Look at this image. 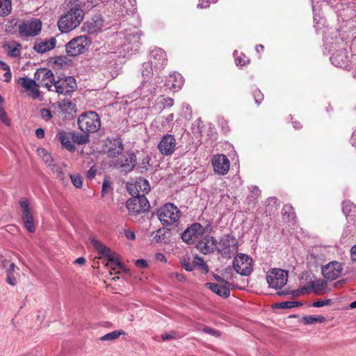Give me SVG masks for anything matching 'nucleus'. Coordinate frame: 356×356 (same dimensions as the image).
Listing matches in <instances>:
<instances>
[{
    "label": "nucleus",
    "mask_w": 356,
    "mask_h": 356,
    "mask_svg": "<svg viewBox=\"0 0 356 356\" xmlns=\"http://www.w3.org/2000/svg\"><path fill=\"white\" fill-rule=\"evenodd\" d=\"M181 266L187 271H192L195 268L193 261L191 262L189 259H186L185 258L181 261Z\"/></svg>",
    "instance_id": "51"
},
{
    "label": "nucleus",
    "mask_w": 356,
    "mask_h": 356,
    "mask_svg": "<svg viewBox=\"0 0 356 356\" xmlns=\"http://www.w3.org/2000/svg\"><path fill=\"white\" fill-rule=\"evenodd\" d=\"M126 207L129 212L138 213L147 211L149 203L145 194H140L129 199L126 203Z\"/></svg>",
    "instance_id": "12"
},
{
    "label": "nucleus",
    "mask_w": 356,
    "mask_h": 356,
    "mask_svg": "<svg viewBox=\"0 0 356 356\" xmlns=\"http://www.w3.org/2000/svg\"><path fill=\"white\" fill-rule=\"evenodd\" d=\"M53 88L58 94L67 95L74 91L76 88V82L74 77L66 76L55 81Z\"/></svg>",
    "instance_id": "14"
},
{
    "label": "nucleus",
    "mask_w": 356,
    "mask_h": 356,
    "mask_svg": "<svg viewBox=\"0 0 356 356\" xmlns=\"http://www.w3.org/2000/svg\"><path fill=\"white\" fill-rule=\"evenodd\" d=\"M157 216L161 224L167 227L177 225L181 216L179 208L173 203L168 202L157 210Z\"/></svg>",
    "instance_id": "3"
},
{
    "label": "nucleus",
    "mask_w": 356,
    "mask_h": 356,
    "mask_svg": "<svg viewBox=\"0 0 356 356\" xmlns=\"http://www.w3.org/2000/svg\"><path fill=\"white\" fill-rule=\"evenodd\" d=\"M22 218L26 229L31 233L35 232V226L32 213L27 214V216H22Z\"/></svg>",
    "instance_id": "34"
},
{
    "label": "nucleus",
    "mask_w": 356,
    "mask_h": 356,
    "mask_svg": "<svg viewBox=\"0 0 356 356\" xmlns=\"http://www.w3.org/2000/svg\"><path fill=\"white\" fill-rule=\"evenodd\" d=\"M123 144L120 139H113L110 141V145L108 149V156L110 158H118L123 152Z\"/></svg>",
    "instance_id": "28"
},
{
    "label": "nucleus",
    "mask_w": 356,
    "mask_h": 356,
    "mask_svg": "<svg viewBox=\"0 0 356 356\" xmlns=\"http://www.w3.org/2000/svg\"><path fill=\"white\" fill-rule=\"evenodd\" d=\"M343 268L341 263L331 261L322 267V274L327 280H334L340 277Z\"/></svg>",
    "instance_id": "21"
},
{
    "label": "nucleus",
    "mask_w": 356,
    "mask_h": 356,
    "mask_svg": "<svg viewBox=\"0 0 356 356\" xmlns=\"http://www.w3.org/2000/svg\"><path fill=\"white\" fill-rule=\"evenodd\" d=\"M111 188V184L110 181L105 179L104 180L103 184H102V195L104 197L110 190Z\"/></svg>",
    "instance_id": "57"
},
{
    "label": "nucleus",
    "mask_w": 356,
    "mask_h": 356,
    "mask_svg": "<svg viewBox=\"0 0 356 356\" xmlns=\"http://www.w3.org/2000/svg\"><path fill=\"white\" fill-rule=\"evenodd\" d=\"M114 165L122 171L130 172L136 165V156L134 153L121 154L116 160L113 161Z\"/></svg>",
    "instance_id": "15"
},
{
    "label": "nucleus",
    "mask_w": 356,
    "mask_h": 356,
    "mask_svg": "<svg viewBox=\"0 0 356 356\" xmlns=\"http://www.w3.org/2000/svg\"><path fill=\"white\" fill-rule=\"evenodd\" d=\"M310 283L312 291L316 294H320L327 284L325 280L321 279L312 281Z\"/></svg>",
    "instance_id": "33"
},
{
    "label": "nucleus",
    "mask_w": 356,
    "mask_h": 356,
    "mask_svg": "<svg viewBox=\"0 0 356 356\" xmlns=\"http://www.w3.org/2000/svg\"><path fill=\"white\" fill-rule=\"evenodd\" d=\"M124 235H125L126 238L129 240L133 241L136 238L135 233L133 231L129 230V229H126L124 231Z\"/></svg>",
    "instance_id": "64"
},
{
    "label": "nucleus",
    "mask_w": 356,
    "mask_h": 356,
    "mask_svg": "<svg viewBox=\"0 0 356 356\" xmlns=\"http://www.w3.org/2000/svg\"><path fill=\"white\" fill-rule=\"evenodd\" d=\"M0 120L6 126L10 124V119L8 118L3 106H0Z\"/></svg>",
    "instance_id": "53"
},
{
    "label": "nucleus",
    "mask_w": 356,
    "mask_h": 356,
    "mask_svg": "<svg viewBox=\"0 0 356 356\" xmlns=\"http://www.w3.org/2000/svg\"><path fill=\"white\" fill-rule=\"evenodd\" d=\"M253 97L254 98L255 103L259 104L264 99V95L259 89H255L253 91Z\"/></svg>",
    "instance_id": "55"
},
{
    "label": "nucleus",
    "mask_w": 356,
    "mask_h": 356,
    "mask_svg": "<svg viewBox=\"0 0 356 356\" xmlns=\"http://www.w3.org/2000/svg\"><path fill=\"white\" fill-rule=\"evenodd\" d=\"M124 332L123 330H115L108 334H104L100 338L101 341H114L119 338L121 335L124 334Z\"/></svg>",
    "instance_id": "39"
},
{
    "label": "nucleus",
    "mask_w": 356,
    "mask_h": 356,
    "mask_svg": "<svg viewBox=\"0 0 356 356\" xmlns=\"http://www.w3.org/2000/svg\"><path fill=\"white\" fill-rule=\"evenodd\" d=\"M120 40H123L119 44V54L125 57L132 52L138 51L140 44L141 32L136 27L127 29L124 33H119Z\"/></svg>",
    "instance_id": "2"
},
{
    "label": "nucleus",
    "mask_w": 356,
    "mask_h": 356,
    "mask_svg": "<svg viewBox=\"0 0 356 356\" xmlns=\"http://www.w3.org/2000/svg\"><path fill=\"white\" fill-rule=\"evenodd\" d=\"M135 265L140 268H145L147 266L146 260L140 259L135 261Z\"/></svg>",
    "instance_id": "62"
},
{
    "label": "nucleus",
    "mask_w": 356,
    "mask_h": 356,
    "mask_svg": "<svg viewBox=\"0 0 356 356\" xmlns=\"http://www.w3.org/2000/svg\"><path fill=\"white\" fill-rule=\"evenodd\" d=\"M282 214L283 218L286 217L289 219H293L295 218V212L293 207L291 204H285L282 210Z\"/></svg>",
    "instance_id": "41"
},
{
    "label": "nucleus",
    "mask_w": 356,
    "mask_h": 356,
    "mask_svg": "<svg viewBox=\"0 0 356 356\" xmlns=\"http://www.w3.org/2000/svg\"><path fill=\"white\" fill-rule=\"evenodd\" d=\"M170 230L165 227L158 229L152 233L154 240L157 243H167L169 241Z\"/></svg>",
    "instance_id": "30"
},
{
    "label": "nucleus",
    "mask_w": 356,
    "mask_h": 356,
    "mask_svg": "<svg viewBox=\"0 0 356 356\" xmlns=\"http://www.w3.org/2000/svg\"><path fill=\"white\" fill-rule=\"evenodd\" d=\"M176 139L173 135L166 134L163 136L158 144L160 153L164 156L172 155L176 149Z\"/></svg>",
    "instance_id": "18"
},
{
    "label": "nucleus",
    "mask_w": 356,
    "mask_h": 356,
    "mask_svg": "<svg viewBox=\"0 0 356 356\" xmlns=\"http://www.w3.org/2000/svg\"><path fill=\"white\" fill-rule=\"evenodd\" d=\"M351 52L345 49L337 51L330 57L331 63L337 67L348 68L350 64Z\"/></svg>",
    "instance_id": "16"
},
{
    "label": "nucleus",
    "mask_w": 356,
    "mask_h": 356,
    "mask_svg": "<svg viewBox=\"0 0 356 356\" xmlns=\"http://www.w3.org/2000/svg\"><path fill=\"white\" fill-rule=\"evenodd\" d=\"M7 282L8 284H10V285H15L16 283H17V280H16V278L15 277V276L13 275V273H7Z\"/></svg>",
    "instance_id": "61"
},
{
    "label": "nucleus",
    "mask_w": 356,
    "mask_h": 356,
    "mask_svg": "<svg viewBox=\"0 0 356 356\" xmlns=\"http://www.w3.org/2000/svg\"><path fill=\"white\" fill-rule=\"evenodd\" d=\"M158 99H161L159 103L163 106L162 108H165L166 107H171L174 104V99L170 97H161Z\"/></svg>",
    "instance_id": "50"
},
{
    "label": "nucleus",
    "mask_w": 356,
    "mask_h": 356,
    "mask_svg": "<svg viewBox=\"0 0 356 356\" xmlns=\"http://www.w3.org/2000/svg\"><path fill=\"white\" fill-rule=\"evenodd\" d=\"M91 40L86 35H80L72 39L66 44V52L69 56H76L87 50Z\"/></svg>",
    "instance_id": "7"
},
{
    "label": "nucleus",
    "mask_w": 356,
    "mask_h": 356,
    "mask_svg": "<svg viewBox=\"0 0 356 356\" xmlns=\"http://www.w3.org/2000/svg\"><path fill=\"white\" fill-rule=\"evenodd\" d=\"M216 244L217 240L213 236H205L198 241L196 248L200 252L206 254L216 251Z\"/></svg>",
    "instance_id": "22"
},
{
    "label": "nucleus",
    "mask_w": 356,
    "mask_h": 356,
    "mask_svg": "<svg viewBox=\"0 0 356 356\" xmlns=\"http://www.w3.org/2000/svg\"><path fill=\"white\" fill-rule=\"evenodd\" d=\"M161 77L156 76L154 79V83H152L148 81H143L139 88L140 95L143 99H152L154 95L156 89L161 87Z\"/></svg>",
    "instance_id": "17"
},
{
    "label": "nucleus",
    "mask_w": 356,
    "mask_h": 356,
    "mask_svg": "<svg viewBox=\"0 0 356 356\" xmlns=\"http://www.w3.org/2000/svg\"><path fill=\"white\" fill-rule=\"evenodd\" d=\"M136 187L143 194L148 193L150 191V185L149 181L145 179H140L136 181Z\"/></svg>",
    "instance_id": "38"
},
{
    "label": "nucleus",
    "mask_w": 356,
    "mask_h": 356,
    "mask_svg": "<svg viewBox=\"0 0 356 356\" xmlns=\"http://www.w3.org/2000/svg\"><path fill=\"white\" fill-rule=\"evenodd\" d=\"M233 268L241 275H249L252 271V259L247 254H238L233 260Z\"/></svg>",
    "instance_id": "10"
},
{
    "label": "nucleus",
    "mask_w": 356,
    "mask_h": 356,
    "mask_svg": "<svg viewBox=\"0 0 356 356\" xmlns=\"http://www.w3.org/2000/svg\"><path fill=\"white\" fill-rule=\"evenodd\" d=\"M56 138L64 148L72 152L75 151V146L72 142V133L60 131L56 135Z\"/></svg>",
    "instance_id": "25"
},
{
    "label": "nucleus",
    "mask_w": 356,
    "mask_h": 356,
    "mask_svg": "<svg viewBox=\"0 0 356 356\" xmlns=\"http://www.w3.org/2000/svg\"><path fill=\"white\" fill-rule=\"evenodd\" d=\"M79 129L85 134L97 132L101 127L99 115L95 111H88L81 114L77 120Z\"/></svg>",
    "instance_id": "4"
},
{
    "label": "nucleus",
    "mask_w": 356,
    "mask_h": 356,
    "mask_svg": "<svg viewBox=\"0 0 356 356\" xmlns=\"http://www.w3.org/2000/svg\"><path fill=\"white\" fill-rule=\"evenodd\" d=\"M38 152L44 154L42 160L48 166L51 167L54 165L51 156L47 152L46 149L44 148H40L38 149Z\"/></svg>",
    "instance_id": "47"
},
{
    "label": "nucleus",
    "mask_w": 356,
    "mask_h": 356,
    "mask_svg": "<svg viewBox=\"0 0 356 356\" xmlns=\"http://www.w3.org/2000/svg\"><path fill=\"white\" fill-rule=\"evenodd\" d=\"M330 303V300H318L312 303V306L314 307H321L325 305H328Z\"/></svg>",
    "instance_id": "59"
},
{
    "label": "nucleus",
    "mask_w": 356,
    "mask_h": 356,
    "mask_svg": "<svg viewBox=\"0 0 356 356\" xmlns=\"http://www.w3.org/2000/svg\"><path fill=\"white\" fill-rule=\"evenodd\" d=\"M325 318L323 316H305L302 318V321L305 325H312L315 323H322L325 322Z\"/></svg>",
    "instance_id": "36"
},
{
    "label": "nucleus",
    "mask_w": 356,
    "mask_h": 356,
    "mask_svg": "<svg viewBox=\"0 0 356 356\" xmlns=\"http://www.w3.org/2000/svg\"><path fill=\"white\" fill-rule=\"evenodd\" d=\"M355 210L356 207L351 202L348 201L343 202L342 211L346 216H351V213L355 212Z\"/></svg>",
    "instance_id": "45"
},
{
    "label": "nucleus",
    "mask_w": 356,
    "mask_h": 356,
    "mask_svg": "<svg viewBox=\"0 0 356 356\" xmlns=\"http://www.w3.org/2000/svg\"><path fill=\"white\" fill-rule=\"evenodd\" d=\"M19 204L22 212V216H27V214L31 213L29 200L26 198H21L19 201Z\"/></svg>",
    "instance_id": "46"
},
{
    "label": "nucleus",
    "mask_w": 356,
    "mask_h": 356,
    "mask_svg": "<svg viewBox=\"0 0 356 356\" xmlns=\"http://www.w3.org/2000/svg\"><path fill=\"white\" fill-rule=\"evenodd\" d=\"M12 10L11 0H0V16L8 15Z\"/></svg>",
    "instance_id": "35"
},
{
    "label": "nucleus",
    "mask_w": 356,
    "mask_h": 356,
    "mask_svg": "<svg viewBox=\"0 0 356 356\" xmlns=\"http://www.w3.org/2000/svg\"><path fill=\"white\" fill-rule=\"evenodd\" d=\"M289 272L280 268L270 270L266 275V280L270 287L280 289L284 286L288 281Z\"/></svg>",
    "instance_id": "8"
},
{
    "label": "nucleus",
    "mask_w": 356,
    "mask_h": 356,
    "mask_svg": "<svg viewBox=\"0 0 356 356\" xmlns=\"http://www.w3.org/2000/svg\"><path fill=\"white\" fill-rule=\"evenodd\" d=\"M106 257L108 258L106 266L111 270H115L117 268L123 269V265L119 261L114 252L111 251Z\"/></svg>",
    "instance_id": "31"
},
{
    "label": "nucleus",
    "mask_w": 356,
    "mask_h": 356,
    "mask_svg": "<svg viewBox=\"0 0 356 356\" xmlns=\"http://www.w3.org/2000/svg\"><path fill=\"white\" fill-rule=\"evenodd\" d=\"M40 112L42 118L46 121L50 120L52 118V115L49 109L42 108L40 109Z\"/></svg>",
    "instance_id": "56"
},
{
    "label": "nucleus",
    "mask_w": 356,
    "mask_h": 356,
    "mask_svg": "<svg viewBox=\"0 0 356 356\" xmlns=\"http://www.w3.org/2000/svg\"><path fill=\"white\" fill-rule=\"evenodd\" d=\"M127 188L128 192L132 196V197H134L135 196H138L140 195L139 190L136 187V182H135V184H131L127 185Z\"/></svg>",
    "instance_id": "52"
},
{
    "label": "nucleus",
    "mask_w": 356,
    "mask_h": 356,
    "mask_svg": "<svg viewBox=\"0 0 356 356\" xmlns=\"http://www.w3.org/2000/svg\"><path fill=\"white\" fill-rule=\"evenodd\" d=\"M55 81L54 73L48 68L42 67L38 69L34 74L33 79H24V86L29 88V84H37L39 86L44 87L49 91H53V86Z\"/></svg>",
    "instance_id": "5"
},
{
    "label": "nucleus",
    "mask_w": 356,
    "mask_h": 356,
    "mask_svg": "<svg viewBox=\"0 0 356 356\" xmlns=\"http://www.w3.org/2000/svg\"><path fill=\"white\" fill-rule=\"evenodd\" d=\"M56 40L51 38L49 40L36 41L33 49L39 54H43L53 49L56 47Z\"/></svg>",
    "instance_id": "24"
},
{
    "label": "nucleus",
    "mask_w": 356,
    "mask_h": 356,
    "mask_svg": "<svg viewBox=\"0 0 356 356\" xmlns=\"http://www.w3.org/2000/svg\"><path fill=\"white\" fill-rule=\"evenodd\" d=\"M149 63L156 69H163L168 63L165 52L161 48H154L150 52Z\"/></svg>",
    "instance_id": "19"
},
{
    "label": "nucleus",
    "mask_w": 356,
    "mask_h": 356,
    "mask_svg": "<svg viewBox=\"0 0 356 356\" xmlns=\"http://www.w3.org/2000/svg\"><path fill=\"white\" fill-rule=\"evenodd\" d=\"M194 268L199 267L200 269L204 273H207L209 271V268L207 264L204 261V260L198 257L195 256L193 259Z\"/></svg>",
    "instance_id": "42"
},
{
    "label": "nucleus",
    "mask_w": 356,
    "mask_h": 356,
    "mask_svg": "<svg viewBox=\"0 0 356 356\" xmlns=\"http://www.w3.org/2000/svg\"><path fill=\"white\" fill-rule=\"evenodd\" d=\"M151 160V158L149 156L147 155L143 159L142 163L138 166V169L140 170V172L141 173H143L145 172H147L148 168L147 165L149 164V161Z\"/></svg>",
    "instance_id": "48"
},
{
    "label": "nucleus",
    "mask_w": 356,
    "mask_h": 356,
    "mask_svg": "<svg viewBox=\"0 0 356 356\" xmlns=\"http://www.w3.org/2000/svg\"><path fill=\"white\" fill-rule=\"evenodd\" d=\"M203 332L207 334H211L213 336H216L217 337H220V333L218 330H213L209 327H204L203 328Z\"/></svg>",
    "instance_id": "58"
},
{
    "label": "nucleus",
    "mask_w": 356,
    "mask_h": 356,
    "mask_svg": "<svg viewBox=\"0 0 356 356\" xmlns=\"http://www.w3.org/2000/svg\"><path fill=\"white\" fill-rule=\"evenodd\" d=\"M302 304L300 302H295V301H284L281 302L277 304H276V307L277 308H282V309H291L296 307L301 306Z\"/></svg>",
    "instance_id": "44"
},
{
    "label": "nucleus",
    "mask_w": 356,
    "mask_h": 356,
    "mask_svg": "<svg viewBox=\"0 0 356 356\" xmlns=\"http://www.w3.org/2000/svg\"><path fill=\"white\" fill-rule=\"evenodd\" d=\"M204 232L205 229L200 223L195 222L181 234V239L188 244H193L202 236Z\"/></svg>",
    "instance_id": "11"
},
{
    "label": "nucleus",
    "mask_w": 356,
    "mask_h": 356,
    "mask_svg": "<svg viewBox=\"0 0 356 356\" xmlns=\"http://www.w3.org/2000/svg\"><path fill=\"white\" fill-rule=\"evenodd\" d=\"M237 250L238 241L232 235H224L217 241L216 251L225 258H231Z\"/></svg>",
    "instance_id": "6"
},
{
    "label": "nucleus",
    "mask_w": 356,
    "mask_h": 356,
    "mask_svg": "<svg viewBox=\"0 0 356 356\" xmlns=\"http://www.w3.org/2000/svg\"><path fill=\"white\" fill-rule=\"evenodd\" d=\"M52 170L57 174V176L60 179H64V173L60 167L56 166L55 165H52Z\"/></svg>",
    "instance_id": "60"
},
{
    "label": "nucleus",
    "mask_w": 356,
    "mask_h": 356,
    "mask_svg": "<svg viewBox=\"0 0 356 356\" xmlns=\"http://www.w3.org/2000/svg\"><path fill=\"white\" fill-rule=\"evenodd\" d=\"M70 179L73 185L78 188H81L83 184V179L79 175H70Z\"/></svg>",
    "instance_id": "49"
},
{
    "label": "nucleus",
    "mask_w": 356,
    "mask_h": 356,
    "mask_svg": "<svg viewBox=\"0 0 356 356\" xmlns=\"http://www.w3.org/2000/svg\"><path fill=\"white\" fill-rule=\"evenodd\" d=\"M114 8L118 17L131 15L136 11V0H115Z\"/></svg>",
    "instance_id": "13"
},
{
    "label": "nucleus",
    "mask_w": 356,
    "mask_h": 356,
    "mask_svg": "<svg viewBox=\"0 0 356 356\" xmlns=\"http://www.w3.org/2000/svg\"><path fill=\"white\" fill-rule=\"evenodd\" d=\"M104 26V20L100 15H96L82 26L83 31L89 34H95L100 31Z\"/></svg>",
    "instance_id": "23"
},
{
    "label": "nucleus",
    "mask_w": 356,
    "mask_h": 356,
    "mask_svg": "<svg viewBox=\"0 0 356 356\" xmlns=\"http://www.w3.org/2000/svg\"><path fill=\"white\" fill-rule=\"evenodd\" d=\"M21 45L17 44H9L7 45L8 54L10 57L16 58L20 55Z\"/></svg>",
    "instance_id": "40"
},
{
    "label": "nucleus",
    "mask_w": 356,
    "mask_h": 356,
    "mask_svg": "<svg viewBox=\"0 0 356 356\" xmlns=\"http://www.w3.org/2000/svg\"><path fill=\"white\" fill-rule=\"evenodd\" d=\"M90 243L99 252L100 254L106 257L109 252L111 251L109 248H108L106 245L102 243L100 241H97L94 238H91Z\"/></svg>",
    "instance_id": "32"
},
{
    "label": "nucleus",
    "mask_w": 356,
    "mask_h": 356,
    "mask_svg": "<svg viewBox=\"0 0 356 356\" xmlns=\"http://www.w3.org/2000/svg\"><path fill=\"white\" fill-rule=\"evenodd\" d=\"M74 106V104L69 100H63L59 103V107L62 110L67 111L68 109H72Z\"/></svg>",
    "instance_id": "54"
},
{
    "label": "nucleus",
    "mask_w": 356,
    "mask_h": 356,
    "mask_svg": "<svg viewBox=\"0 0 356 356\" xmlns=\"http://www.w3.org/2000/svg\"><path fill=\"white\" fill-rule=\"evenodd\" d=\"M210 6L209 0H199V3L197 5L198 8H207Z\"/></svg>",
    "instance_id": "63"
},
{
    "label": "nucleus",
    "mask_w": 356,
    "mask_h": 356,
    "mask_svg": "<svg viewBox=\"0 0 356 356\" xmlns=\"http://www.w3.org/2000/svg\"><path fill=\"white\" fill-rule=\"evenodd\" d=\"M183 84L184 80L181 74L175 73L170 74L165 83L166 86L174 92L180 90Z\"/></svg>",
    "instance_id": "27"
},
{
    "label": "nucleus",
    "mask_w": 356,
    "mask_h": 356,
    "mask_svg": "<svg viewBox=\"0 0 356 356\" xmlns=\"http://www.w3.org/2000/svg\"><path fill=\"white\" fill-rule=\"evenodd\" d=\"M152 66L149 62L143 64L142 75L144 78L143 81H148L147 79L152 74Z\"/></svg>",
    "instance_id": "43"
},
{
    "label": "nucleus",
    "mask_w": 356,
    "mask_h": 356,
    "mask_svg": "<svg viewBox=\"0 0 356 356\" xmlns=\"http://www.w3.org/2000/svg\"><path fill=\"white\" fill-rule=\"evenodd\" d=\"M86 3L82 0H69L70 10L63 15L58 22L59 30L62 33H68L77 27L83 19V8Z\"/></svg>",
    "instance_id": "1"
},
{
    "label": "nucleus",
    "mask_w": 356,
    "mask_h": 356,
    "mask_svg": "<svg viewBox=\"0 0 356 356\" xmlns=\"http://www.w3.org/2000/svg\"><path fill=\"white\" fill-rule=\"evenodd\" d=\"M212 165L216 173L224 175H226L229 170L230 162L225 155L217 154L212 159Z\"/></svg>",
    "instance_id": "20"
},
{
    "label": "nucleus",
    "mask_w": 356,
    "mask_h": 356,
    "mask_svg": "<svg viewBox=\"0 0 356 356\" xmlns=\"http://www.w3.org/2000/svg\"><path fill=\"white\" fill-rule=\"evenodd\" d=\"M42 29V22L38 19H31L23 21L18 27L19 33L22 37H35Z\"/></svg>",
    "instance_id": "9"
},
{
    "label": "nucleus",
    "mask_w": 356,
    "mask_h": 356,
    "mask_svg": "<svg viewBox=\"0 0 356 356\" xmlns=\"http://www.w3.org/2000/svg\"><path fill=\"white\" fill-rule=\"evenodd\" d=\"M230 283L225 282V284L220 285L215 283H207L206 286L220 296L227 298L230 295Z\"/></svg>",
    "instance_id": "26"
},
{
    "label": "nucleus",
    "mask_w": 356,
    "mask_h": 356,
    "mask_svg": "<svg viewBox=\"0 0 356 356\" xmlns=\"http://www.w3.org/2000/svg\"><path fill=\"white\" fill-rule=\"evenodd\" d=\"M29 79L27 77H20L17 80V83L26 91L28 92V95L31 98L33 99H36L40 98V91L38 88L40 87L37 84H29V88L26 86H24V83H23V80Z\"/></svg>",
    "instance_id": "29"
},
{
    "label": "nucleus",
    "mask_w": 356,
    "mask_h": 356,
    "mask_svg": "<svg viewBox=\"0 0 356 356\" xmlns=\"http://www.w3.org/2000/svg\"><path fill=\"white\" fill-rule=\"evenodd\" d=\"M72 140L79 145L86 144L90 141L89 134L72 133Z\"/></svg>",
    "instance_id": "37"
}]
</instances>
